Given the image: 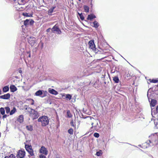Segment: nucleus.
I'll return each mask as SVG.
<instances>
[{"label":"nucleus","mask_w":158,"mask_h":158,"mask_svg":"<svg viewBox=\"0 0 158 158\" xmlns=\"http://www.w3.org/2000/svg\"><path fill=\"white\" fill-rule=\"evenodd\" d=\"M158 143V134L155 133L149 136V139L146 142L142 145L143 148H147L149 146L156 145Z\"/></svg>","instance_id":"obj_1"},{"label":"nucleus","mask_w":158,"mask_h":158,"mask_svg":"<svg viewBox=\"0 0 158 158\" xmlns=\"http://www.w3.org/2000/svg\"><path fill=\"white\" fill-rule=\"evenodd\" d=\"M39 122L40 123L43 127H45L48 125L49 123L48 118L45 116H43L40 117L38 119Z\"/></svg>","instance_id":"obj_2"},{"label":"nucleus","mask_w":158,"mask_h":158,"mask_svg":"<svg viewBox=\"0 0 158 158\" xmlns=\"http://www.w3.org/2000/svg\"><path fill=\"white\" fill-rule=\"evenodd\" d=\"M30 116L33 119L37 118L39 116V113L35 110L31 109Z\"/></svg>","instance_id":"obj_3"},{"label":"nucleus","mask_w":158,"mask_h":158,"mask_svg":"<svg viewBox=\"0 0 158 158\" xmlns=\"http://www.w3.org/2000/svg\"><path fill=\"white\" fill-rule=\"evenodd\" d=\"M52 31L58 34H60L61 31L59 29L58 26L56 25H55L51 29Z\"/></svg>","instance_id":"obj_4"},{"label":"nucleus","mask_w":158,"mask_h":158,"mask_svg":"<svg viewBox=\"0 0 158 158\" xmlns=\"http://www.w3.org/2000/svg\"><path fill=\"white\" fill-rule=\"evenodd\" d=\"M25 147L27 151L28 152L31 156H34L33 151L32 149L31 146L28 145L26 144Z\"/></svg>","instance_id":"obj_5"},{"label":"nucleus","mask_w":158,"mask_h":158,"mask_svg":"<svg viewBox=\"0 0 158 158\" xmlns=\"http://www.w3.org/2000/svg\"><path fill=\"white\" fill-rule=\"evenodd\" d=\"M93 119H94V121L91 123V125L92 126L91 127V129L93 130H94V129H96L98 128H100V126H98V120H97L94 119L93 118Z\"/></svg>","instance_id":"obj_6"},{"label":"nucleus","mask_w":158,"mask_h":158,"mask_svg":"<svg viewBox=\"0 0 158 158\" xmlns=\"http://www.w3.org/2000/svg\"><path fill=\"white\" fill-rule=\"evenodd\" d=\"M28 42L32 46L35 45L36 42L35 38L33 37H30L28 38Z\"/></svg>","instance_id":"obj_7"},{"label":"nucleus","mask_w":158,"mask_h":158,"mask_svg":"<svg viewBox=\"0 0 158 158\" xmlns=\"http://www.w3.org/2000/svg\"><path fill=\"white\" fill-rule=\"evenodd\" d=\"M25 155V152L24 151L19 150L17 152L16 157L18 158H23Z\"/></svg>","instance_id":"obj_8"},{"label":"nucleus","mask_w":158,"mask_h":158,"mask_svg":"<svg viewBox=\"0 0 158 158\" xmlns=\"http://www.w3.org/2000/svg\"><path fill=\"white\" fill-rule=\"evenodd\" d=\"M34 22L32 19H27L24 21V24L25 26H28L29 25H32Z\"/></svg>","instance_id":"obj_9"},{"label":"nucleus","mask_w":158,"mask_h":158,"mask_svg":"<svg viewBox=\"0 0 158 158\" xmlns=\"http://www.w3.org/2000/svg\"><path fill=\"white\" fill-rule=\"evenodd\" d=\"M40 152L41 153H43L46 155H47L48 153V151L47 149L43 146L41 147L40 149Z\"/></svg>","instance_id":"obj_10"},{"label":"nucleus","mask_w":158,"mask_h":158,"mask_svg":"<svg viewBox=\"0 0 158 158\" xmlns=\"http://www.w3.org/2000/svg\"><path fill=\"white\" fill-rule=\"evenodd\" d=\"M89 48H91L93 50H94L95 49V46L94 44V42L93 40H91L89 42Z\"/></svg>","instance_id":"obj_11"},{"label":"nucleus","mask_w":158,"mask_h":158,"mask_svg":"<svg viewBox=\"0 0 158 158\" xmlns=\"http://www.w3.org/2000/svg\"><path fill=\"white\" fill-rule=\"evenodd\" d=\"M10 94L9 93H7L4 95L0 96V98L4 99H8L10 98Z\"/></svg>","instance_id":"obj_12"},{"label":"nucleus","mask_w":158,"mask_h":158,"mask_svg":"<svg viewBox=\"0 0 158 158\" xmlns=\"http://www.w3.org/2000/svg\"><path fill=\"white\" fill-rule=\"evenodd\" d=\"M17 121L20 123H22L24 121V117L23 115H19L17 119Z\"/></svg>","instance_id":"obj_13"},{"label":"nucleus","mask_w":158,"mask_h":158,"mask_svg":"<svg viewBox=\"0 0 158 158\" xmlns=\"http://www.w3.org/2000/svg\"><path fill=\"white\" fill-rule=\"evenodd\" d=\"M56 6H53L48 11V14L49 15H52V13L53 12L54 9L56 8Z\"/></svg>","instance_id":"obj_14"},{"label":"nucleus","mask_w":158,"mask_h":158,"mask_svg":"<svg viewBox=\"0 0 158 158\" xmlns=\"http://www.w3.org/2000/svg\"><path fill=\"white\" fill-rule=\"evenodd\" d=\"M43 94V93L42 91L41 90H39L37 91L35 93V95L37 96H40L41 97H44L45 95H44L43 96H41Z\"/></svg>","instance_id":"obj_15"},{"label":"nucleus","mask_w":158,"mask_h":158,"mask_svg":"<svg viewBox=\"0 0 158 158\" xmlns=\"http://www.w3.org/2000/svg\"><path fill=\"white\" fill-rule=\"evenodd\" d=\"M48 92L51 94L55 95H57L58 94L57 92L55 90L53 89L49 88L48 89Z\"/></svg>","instance_id":"obj_16"},{"label":"nucleus","mask_w":158,"mask_h":158,"mask_svg":"<svg viewBox=\"0 0 158 158\" xmlns=\"http://www.w3.org/2000/svg\"><path fill=\"white\" fill-rule=\"evenodd\" d=\"M154 123L155 125V127L158 129V114L157 115V118L154 120Z\"/></svg>","instance_id":"obj_17"},{"label":"nucleus","mask_w":158,"mask_h":158,"mask_svg":"<svg viewBox=\"0 0 158 158\" xmlns=\"http://www.w3.org/2000/svg\"><path fill=\"white\" fill-rule=\"evenodd\" d=\"M10 89L11 90V92H14L17 90V88L13 85H12L10 86Z\"/></svg>","instance_id":"obj_18"},{"label":"nucleus","mask_w":158,"mask_h":158,"mask_svg":"<svg viewBox=\"0 0 158 158\" xmlns=\"http://www.w3.org/2000/svg\"><path fill=\"white\" fill-rule=\"evenodd\" d=\"M96 17L95 15L93 14H91L88 15L87 19L91 20L93 19L96 18Z\"/></svg>","instance_id":"obj_19"},{"label":"nucleus","mask_w":158,"mask_h":158,"mask_svg":"<svg viewBox=\"0 0 158 158\" xmlns=\"http://www.w3.org/2000/svg\"><path fill=\"white\" fill-rule=\"evenodd\" d=\"M157 101L154 99H152L150 103V105L151 106L154 107L156 104Z\"/></svg>","instance_id":"obj_20"},{"label":"nucleus","mask_w":158,"mask_h":158,"mask_svg":"<svg viewBox=\"0 0 158 158\" xmlns=\"http://www.w3.org/2000/svg\"><path fill=\"white\" fill-rule=\"evenodd\" d=\"M92 26L95 28H98L99 26V24L97 21H94L92 23Z\"/></svg>","instance_id":"obj_21"},{"label":"nucleus","mask_w":158,"mask_h":158,"mask_svg":"<svg viewBox=\"0 0 158 158\" xmlns=\"http://www.w3.org/2000/svg\"><path fill=\"white\" fill-rule=\"evenodd\" d=\"M2 90H3V91L4 92H7L9 90V87L7 86H4Z\"/></svg>","instance_id":"obj_22"},{"label":"nucleus","mask_w":158,"mask_h":158,"mask_svg":"<svg viewBox=\"0 0 158 158\" xmlns=\"http://www.w3.org/2000/svg\"><path fill=\"white\" fill-rule=\"evenodd\" d=\"M26 128L28 131H31L33 130V127L31 125H28L26 126Z\"/></svg>","instance_id":"obj_23"},{"label":"nucleus","mask_w":158,"mask_h":158,"mask_svg":"<svg viewBox=\"0 0 158 158\" xmlns=\"http://www.w3.org/2000/svg\"><path fill=\"white\" fill-rule=\"evenodd\" d=\"M113 80L114 82L118 83L119 81V79L118 77L115 76L113 77Z\"/></svg>","instance_id":"obj_24"},{"label":"nucleus","mask_w":158,"mask_h":158,"mask_svg":"<svg viewBox=\"0 0 158 158\" xmlns=\"http://www.w3.org/2000/svg\"><path fill=\"white\" fill-rule=\"evenodd\" d=\"M18 4L19 5L24 4L25 3V0H18Z\"/></svg>","instance_id":"obj_25"},{"label":"nucleus","mask_w":158,"mask_h":158,"mask_svg":"<svg viewBox=\"0 0 158 158\" xmlns=\"http://www.w3.org/2000/svg\"><path fill=\"white\" fill-rule=\"evenodd\" d=\"M16 111V109L15 107H14L13 109L11 110L10 112V115H12L14 114Z\"/></svg>","instance_id":"obj_26"},{"label":"nucleus","mask_w":158,"mask_h":158,"mask_svg":"<svg viewBox=\"0 0 158 158\" xmlns=\"http://www.w3.org/2000/svg\"><path fill=\"white\" fill-rule=\"evenodd\" d=\"M67 117L69 118L72 117V116L71 113H70V111L69 110H68L67 111Z\"/></svg>","instance_id":"obj_27"},{"label":"nucleus","mask_w":158,"mask_h":158,"mask_svg":"<svg viewBox=\"0 0 158 158\" xmlns=\"http://www.w3.org/2000/svg\"><path fill=\"white\" fill-rule=\"evenodd\" d=\"M0 112L2 115H4L5 113V110L4 109L3 107H1L0 108Z\"/></svg>","instance_id":"obj_28"},{"label":"nucleus","mask_w":158,"mask_h":158,"mask_svg":"<svg viewBox=\"0 0 158 158\" xmlns=\"http://www.w3.org/2000/svg\"><path fill=\"white\" fill-rule=\"evenodd\" d=\"M5 109L6 110V112L7 114H8L9 113H10V109L9 107H5Z\"/></svg>","instance_id":"obj_29"},{"label":"nucleus","mask_w":158,"mask_h":158,"mask_svg":"<svg viewBox=\"0 0 158 158\" xmlns=\"http://www.w3.org/2000/svg\"><path fill=\"white\" fill-rule=\"evenodd\" d=\"M68 133L70 135H73V130L72 128H71L68 130Z\"/></svg>","instance_id":"obj_30"},{"label":"nucleus","mask_w":158,"mask_h":158,"mask_svg":"<svg viewBox=\"0 0 158 158\" xmlns=\"http://www.w3.org/2000/svg\"><path fill=\"white\" fill-rule=\"evenodd\" d=\"M102 151L101 150H99V151L96 152V155L98 156H100L102 155Z\"/></svg>","instance_id":"obj_31"},{"label":"nucleus","mask_w":158,"mask_h":158,"mask_svg":"<svg viewBox=\"0 0 158 158\" xmlns=\"http://www.w3.org/2000/svg\"><path fill=\"white\" fill-rule=\"evenodd\" d=\"M84 9L85 11L86 12H88L89 11V7L88 6H84Z\"/></svg>","instance_id":"obj_32"},{"label":"nucleus","mask_w":158,"mask_h":158,"mask_svg":"<svg viewBox=\"0 0 158 158\" xmlns=\"http://www.w3.org/2000/svg\"><path fill=\"white\" fill-rule=\"evenodd\" d=\"M72 96L69 94H66V98L67 99L70 100L71 99Z\"/></svg>","instance_id":"obj_33"},{"label":"nucleus","mask_w":158,"mask_h":158,"mask_svg":"<svg viewBox=\"0 0 158 158\" xmlns=\"http://www.w3.org/2000/svg\"><path fill=\"white\" fill-rule=\"evenodd\" d=\"M15 156L13 154H11L9 156H6L5 158H15Z\"/></svg>","instance_id":"obj_34"},{"label":"nucleus","mask_w":158,"mask_h":158,"mask_svg":"<svg viewBox=\"0 0 158 158\" xmlns=\"http://www.w3.org/2000/svg\"><path fill=\"white\" fill-rule=\"evenodd\" d=\"M150 82H151L156 83L158 81V79H150Z\"/></svg>","instance_id":"obj_35"},{"label":"nucleus","mask_w":158,"mask_h":158,"mask_svg":"<svg viewBox=\"0 0 158 158\" xmlns=\"http://www.w3.org/2000/svg\"><path fill=\"white\" fill-rule=\"evenodd\" d=\"M78 14L81 19L82 20H83L84 19V16L82 14V13L79 14V13H78Z\"/></svg>","instance_id":"obj_36"},{"label":"nucleus","mask_w":158,"mask_h":158,"mask_svg":"<svg viewBox=\"0 0 158 158\" xmlns=\"http://www.w3.org/2000/svg\"><path fill=\"white\" fill-rule=\"evenodd\" d=\"M22 14L24 16H26V17H27L30 16L29 15L28 13L27 12L23 13Z\"/></svg>","instance_id":"obj_37"},{"label":"nucleus","mask_w":158,"mask_h":158,"mask_svg":"<svg viewBox=\"0 0 158 158\" xmlns=\"http://www.w3.org/2000/svg\"><path fill=\"white\" fill-rule=\"evenodd\" d=\"M94 136L96 138H98L99 136V135L98 133H95L94 135Z\"/></svg>","instance_id":"obj_38"},{"label":"nucleus","mask_w":158,"mask_h":158,"mask_svg":"<svg viewBox=\"0 0 158 158\" xmlns=\"http://www.w3.org/2000/svg\"><path fill=\"white\" fill-rule=\"evenodd\" d=\"M155 112L153 110V109H152V115L153 117H155L154 116H153V115H154L155 114Z\"/></svg>","instance_id":"obj_39"},{"label":"nucleus","mask_w":158,"mask_h":158,"mask_svg":"<svg viewBox=\"0 0 158 158\" xmlns=\"http://www.w3.org/2000/svg\"><path fill=\"white\" fill-rule=\"evenodd\" d=\"M70 124L71 125V126L73 127H75V124L74 123H73V120H72L71 122H70Z\"/></svg>","instance_id":"obj_40"},{"label":"nucleus","mask_w":158,"mask_h":158,"mask_svg":"<svg viewBox=\"0 0 158 158\" xmlns=\"http://www.w3.org/2000/svg\"><path fill=\"white\" fill-rule=\"evenodd\" d=\"M40 158H46V157L45 156L41 154L40 156Z\"/></svg>","instance_id":"obj_41"},{"label":"nucleus","mask_w":158,"mask_h":158,"mask_svg":"<svg viewBox=\"0 0 158 158\" xmlns=\"http://www.w3.org/2000/svg\"><path fill=\"white\" fill-rule=\"evenodd\" d=\"M31 101V105H33L34 104V100L32 99H30Z\"/></svg>","instance_id":"obj_42"},{"label":"nucleus","mask_w":158,"mask_h":158,"mask_svg":"<svg viewBox=\"0 0 158 158\" xmlns=\"http://www.w3.org/2000/svg\"><path fill=\"white\" fill-rule=\"evenodd\" d=\"M3 115V117H2V118H6V117H7V115H6V114H4V115Z\"/></svg>","instance_id":"obj_43"},{"label":"nucleus","mask_w":158,"mask_h":158,"mask_svg":"<svg viewBox=\"0 0 158 158\" xmlns=\"http://www.w3.org/2000/svg\"><path fill=\"white\" fill-rule=\"evenodd\" d=\"M156 113H158V106H157L156 109Z\"/></svg>","instance_id":"obj_44"},{"label":"nucleus","mask_w":158,"mask_h":158,"mask_svg":"<svg viewBox=\"0 0 158 158\" xmlns=\"http://www.w3.org/2000/svg\"><path fill=\"white\" fill-rule=\"evenodd\" d=\"M51 29L50 28H48V29L47 30V32H48L50 31V30Z\"/></svg>","instance_id":"obj_45"},{"label":"nucleus","mask_w":158,"mask_h":158,"mask_svg":"<svg viewBox=\"0 0 158 158\" xmlns=\"http://www.w3.org/2000/svg\"><path fill=\"white\" fill-rule=\"evenodd\" d=\"M1 93H2L1 90V89H0V94H1Z\"/></svg>","instance_id":"obj_46"},{"label":"nucleus","mask_w":158,"mask_h":158,"mask_svg":"<svg viewBox=\"0 0 158 158\" xmlns=\"http://www.w3.org/2000/svg\"><path fill=\"white\" fill-rule=\"evenodd\" d=\"M19 73H22V71L21 70H19Z\"/></svg>","instance_id":"obj_47"},{"label":"nucleus","mask_w":158,"mask_h":158,"mask_svg":"<svg viewBox=\"0 0 158 158\" xmlns=\"http://www.w3.org/2000/svg\"><path fill=\"white\" fill-rule=\"evenodd\" d=\"M1 117H2L1 115V114H0V118H1Z\"/></svg>","instance_id":"obj_48"},{"label":"nucleus","mask_w":158,"mask_h":158,"mask_svg":"<svg viewBox=\"0 0 158 158\" xmlns=\"http://www.w3.org/2000/svg\"><path fill=\"white\" fill-rule=\"evenodd\" d=\"M29 57H30V56H31V55H29Z\"/></svg>","instance_id":"obj_49"},{"label":"nucleus","mask_w":158,"mask_h":158,"mask_svg":"<svg viewBox=\"0 0 158 158\" xmlns=\"http://www.w3.org/2000/svg\"><path fill=\"white\" fill-rule=\"evenodd\" d=\"M96 99L98 100V98H97Z\"/></svg>","instance_id":"obj_50"},{"label":"nucleus","mask_w":158,"mask_h":158,"mask_svg":"<svg viewBox=\"0 0 158 158\" xmlns=\"http://www.w3.org/2000/svg\"><path fill=\"white\" fill-rule=\"evenodd\" d=\"M14 1H15L16 0H13Z\"/></svg>","instance_id":"obj_51"},{"label":"nucleus","mask_w":158,"mask_h":158,"mask_svg":"<svg viewBox=\"0 0 158 158\" xmlns=\"http://www.w3.org/2000/svg\"><path fill=\"white\" fill-rule=\"evenodd\" d=\"M157 86H158V85H157Z\"/></svg>","instance_id":"obj_52"}]
</instances>
